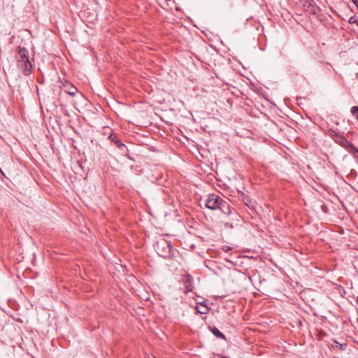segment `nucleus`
<instances>
[{"instance_id": "17", "label": "nucleus", "mask_w": 358, "mask_h": 358, "mask_svg": "<svg viewBox=\"0 0 358 358\" xmlns=\"http://www.w3.org/2000/svg\"><path fill=\"white\" fill-rule=\"evenodd\" d=\"M216 358H227V357H224V356H222V355H217L216 356Z\"/></svg>"}, {"instance_id": "4", "label": "nucleus", "mask_w": 358, "mask_h": 358, "mask_svg": "<svg viewBox=\"0 0 358 358\" xmlns=\"http://www.w3.org/2000/svg\"><path fill=\"white\" fill-rule=\"evenodd\" d=\"M336 143L339 144L341 146L347 149L349 152L355 146L351 142L348 141L343 135V133L341 134L338 136H337L334 140Z\"/></svg>"}, {"instance_id": "14", "label": "nucleus", "mask_w": 358, "mask_h": 358, "mask_svg": "<svg viewBox=\"0 0 358 358\" xmlns=\"http://www.w3.org/2000/svg\"><path fill=\"white\" fill-rule=\"evenodd\" d=\"M335 343H336V345H335L336 348H339L340 350H344L345 345H343L342 344L338 343L336 341H335Z\"/></svg>"}, {"instance_id": "12", "label": "nucleus", "mask_w": 358, "mask_h": 358, "mask_svg": "<svg viewBox=\"0 0 358 358\" xmlns=\"http://www.w3.org/2000/svg\"><path fill=\"white\" fill-rule=\"evenodd\" d=\"M355 158L358 159V148L355 146L350 152Z\"/></svg>"}, {"instance_id": "18", "label": "nucleus", "mask_w": 358, "mask_h": 358, "mask_svg": "<svg viewBox=\"0 0 358 358\" xmlns=\"http://www.w3.org/2000/svg\"><path fill=\"white\" fill-rule=\"evenodd\" d=\"M352 1L356 5L357 8H358V1L357 0H352Z\"/></svg>"}, {"instance_id": "2", "label": "nucleus", "mask_w": 358, "mask_h": 358, "mask_svg": "<svg viewBox=\"0 0 358 358\" xmlns=\"http://www.w3.org/2000/svg\"><path fill=\"white\" fill-rule=\"evenodd\" d=\"M155 248L157 254L165 259L172 258L174 255L171 242L164 238L158 240L155 243Z\"/></svg>"}, {"instance_id": "15", "label": "nucleus", "mask_w": 358, "mask_h": 358, "mask_svg": "<svg viewBox=\"0 0 358 358\" xmlns=\"http://www.w3.org/2000/svg\"><path fill=\"white\" fill-rule=\"evenodd\" d=\"M357 21H358V20H356V19H355L354 17H351V18L350 19V20H349V22H350V23H354V22H355V23H357Z\"/></svg>"}, {"instance_id": "19", "label": "nucleus", "mask_w": 358, "mask_h": 358, "mask_svg": "<svg viewBox=\"0 0 358 358\" xmlns=\"http://www.w3.org/2000/svg\"><path fill=\"white\" fill-rule=\"evenodd\" d=\"M357 26H358V20H357Z\"/></svg>"}, {"instance_id": "1", "label": "nucleus", "mask_w": 358, "mask_h": 358, "mask_svg": "<svg viewBox=\"0 0 358 358\" xmlns=\"http://www.w3.org/2000/svg\"><path fill=\"white\" fill-rule=\"evenodd\" d=\"M15 57L17 67L22 70L24 75H30L32 72V65L29 60L28 50L24 47H18Z\"/></svg>"}, {"instance_id": "6", "label": "nucleus", "mask_w": 358, "mask_h": 358, "mask_svg": "<svg viewBox=\"0 0 358 358\" xmlns=\"http://www.w3.org/2000/svg\"><path fill=\"white\" fill-rule=\"evenodd\" d=\"M64 87L65 89V91L69 94H70L71 96H75L78 92V90L75 86H73L71 84L67 83L64 85Z\"/></svg>"}, {"instance_id": "9", "label": "nucleus", "mask_w": 358, "mask_h": 358, "mask_svg": "<svg viewBox=\"0 0 358 358\" xmlns=\"http://www.w3.org/2000/svg\"><path fill=\"white\" fill-rule=\"evenodd\" d=\"M196 310L201 314H206L208 311V308L206 304L201 303L199 306H196Z\"/></svg>"}, {"instance_id": "11", "label": "nucleus", "mask_w": 358, "mask_h": 358, "mask_svg": "<svg viewBox=\"0 0 358 358\" xmlns=\"http://www.w3.org/2000/svg\"><path fill=\"white\" fill-rule=\"evenodd\" d=\"M352 115L355 116L358 120V106H352L350 109Z\"/></svg>"}, {"instance_id": "13", "label": "nucleus", "mask_w": 358, "mask_h": 358, "mask_svg": "<svg viewBox=\"0 0 358 358\" xmlns=\"http://www.w3.org/2000/svg\"><path fill=\"white\" fill-rule=\"evenodd\" d=\"M117 147L119 148V149L122 152H126V151L127 150V148H126V145L120 142V143L117 144Z\"/></svg>"}, {"instance_id": "7", "label": "nucleus", "mask_w": 358, "mask_h": 358, "mask_svg": "<svg viewBox=\"0 0 358 358\" xmlns=\"http://www.w3.org/2000/svg\"><path fill=\"white\" fill-rule=\"evenodd\" d=\"M210 331L215 336H216L218 338H222L225 340V336L216 327L210 328Z\"/></svg>"}, {"instance_id": "16", "label": "nucleus", "mask_w": 358, "mask_h": 358, "mask_svg": "<svg viewBox=\"0 0 358 358\" xmlns=\"http://www.w3.org/2000/svg\"><path fill=\"white\" fill-rule=\"evenodd\" d=\"M223 250L225 251V252H228L229 250H231V248L229 246H224L223 248Z\"/></svg>"}, {"instance_id": "5", "label": "nucleus", "mask_w": 358, "mask_h": 358, "mask_svg": "<svg viewBox=\"0 0 358 358\" xmlns=\"http://www.w3.org/2000/svg\"><path fill=\"white\" fill-rule=\"evenodd\" d=\"M217 209L220 210L225 215H230L231 213V207L229 203L222 199L220 205L217 207Z\"/></svg>"}, {"instance_id": "8", "label": "nucleus", "mask_w": 358, "mask_h": 358, "mask_svg": "<svg viewBox=\"0 0 358 358\" xmlns=\"http://www.w3.org/2000/svg\"><path fill=\"white\" fill-rule=\"evenodd\" d=\"M341 134H342L341 132H340L338 129H329L328 130V135L332 138L334 140L339 135H341Z\"/></svg>"}, {"instance_id": "10", "label": "nucleus", "mask_w": 358, "mask_h": 358, "mask_svg": "<svg viewBox=\"0 0 358 358\" xmlns=\"http://www.w3.org/2000/svg\"><path fill=\"white\" fill-rule=\"evenodd\" d=\"M110 140L113 142L116 145L120 143L121 141L119 139L116 134H110L109 136Z\"/></svg>"}, {"instance_id": "3", "label": "nucleus", "mask_w": 358, "mask_h": 358, "mask_svg": "<svg viewBox=\"0 0 358 358\" xmlns=\"http://www.w3.org/2000/svg\"><path fill=\"white\" fill-rule=\"evenodd\" d=\"M222 198L216 194H210L208 199L206 201V208L210 210H217L220 203L222 201Z\"/></svg>"}]
</instances>
